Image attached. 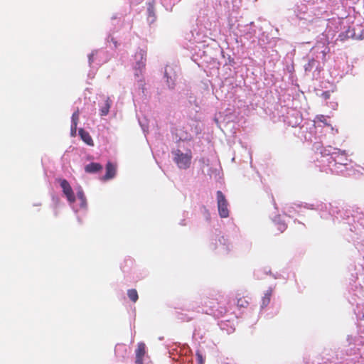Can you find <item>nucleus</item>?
<instances>
[{
    "label": "nucleus",
    "mask_w": 364,
    "mask_h": 364,
    "mask_svg": "<svg viewBox=\"0 0 364 364\" xmlns=\"http://www.w3.org/2000/svg\"><path fill=\"white\" fill-rule=\"evenodd\" d=\"M317 119L319 122L323 123L326 126H329L330 124H328L326 118L324 115H320L317 117Z\"/></svg>",
    "instance_id": "17"
},
{
    "label": "nucleus",
    "mask_w": 364,
    "mask_h": 364,
    "mask_svg": "<svg viewBox=\"0 0 364 364\" xmlns=\"http://www.w3.org/2000/svg\"><path fill=\"white\" fill-rule=\"evenodd\" d=\"M79 120V111L77 110L72 115V129H76L77 122Z\"/></svg>",
    "instance_id": "13"
},
{
    "label": "nucleus",
    "mask_w": 364,
    "mask_h": 364,
    "mask_svg": "<svg viewBox=\"0 0 364 364\" xmlns=\"http://www.w3.org/2000/svg\"><path fill=\"white\" fill-rule=\"evenodd\" d=\"M116 173V166L111 162L106 165V174L104 176L105 180H109L114 177Z\"/></svg>",
    "instance_id": "7"
},
{
    "label": "nucleus",
    "mask_w": 364,
    "mask_h": 364,
    "mask_svg": "<svg viewBox=\"0 0 364 364\" xmlns=\"http://www.w3.org/2000/svg\"><path fill=\"white\" fill-rule=\"evenodd\" d=\"M272 291L271 289L267 291L264 294V296L262 298V306H267L270 302L271 296H272Z\"/></svg>",
    "instance_id": "12"
},
{
    "label": "nucleus",
    "mask_w": 364,
    "mask_h": 364,
    "mask_svg": "<svg viewBox=\"0 0 364 364\" xmlns=\"http://www.w3.org/2000/svg\"><path fill=\"white\" fill-rule=\"evenodd\" d=\"M79 135L85 144H87L89 146L94 145L93 140L88 132L84 130L83 129H80L79 130Z\"/></svg>",
    "instance_id": "8"
},
{
    "label": "nucleus",
    "mask_w": 364,
    "mask_h": 364,
    "mask_svg": "<svg viewBox=\"0 0 364 364\" xmlns=\"http://www.w3.org/2000/svg\"><path fill=\"white\" fill-rule=\"evenodd\" d=\"M148 13L149 16H154V6L153 4L149 3L147 9Z\"/></svg>",
    "instance_id": "15"
},
{
    "label": "nucleus",
    "mask_w": 364,
    "mask_h": 364,
    "mask_svg": "<svg viewBox=\"0 0 364 364\" xmlns=\"http://www.w3.org/2000/svg\"><path fill=\"white\" fill-rule=\"evenodd\" d=\"M136 353V364H144L143 358L146 354V345L144 343H139L137 345V348L135 351Z\"/></svg>",
    "instance_id": "5"
},
{
    "label": "nucleus",
    "mask_w": 364,
    "mask_h": 364,
    "mask_svg": "<svg viewBox=\"0 0 364 364\" xmlns=\"http://www.w3.org/2000/svg\"><path fill=\"white\" fill-rule=\"evenodd\" d=\"M127 295H128V297L129 298V299L132 301V302H136L138 299H139V296H138V293H137V291L134 289H129L127 291Z\"/></svg>",
    "instance_id": "11"
},
{
    "label": "nucleus",
    "mask_w": 364,
    "mask_h": 364,
    "mask_svg": "<svg viewBox=\"0 0 364 364\" xmlns=\"http://www.w3.org/2000/svg\"><path fill=\"white\" fill-rule=\"evenodd\" d=\"M102 166L99 163L92 162L85 166V171L86 173H95L102 171Z\"/></svg>",
    "instance_id": "6"
},
{
    "label": "nucleus",
    "mask_w": 364,
    "mask_h": 364,
    "mask_svg": "<svg viewBox=\"0 0 364 364\" xmlns=\"http://www.w3.org/2000/svg\"><path fill=\"white\" fill-rule=\"evenodd\" d=\"M59 181L63 192L65 195L68 200L71 203H74L75 201V196L68 181L65 179H60Z\"/></svg>",
    "instance_id": "4"
},
{
    "label": "nucleus",
    "mask_w": 364,
    "mask_h": 364,
    "mask_svg": "<svg viewBox=\"0 0 364 364\" xmlns=\"http://www.w3.org/2000/svg\"><path fill=\"white\" fill-rule=\"evenodd\" d=\"M78 198L82 201V203H85V196L82 190L79 191L77 193Z\"/></svg>",
    "instance_id": "16"
},
{
    "label": "nucleus",
    "mask_w": 364,
    "mask_h": 364,
    "mask_svg": "<svg viewBox=\"0 0 364 364\" xmlns=\"http://www.w3.org/2000/svg\"><path fill=\"white\" fill-rule=\"evenodd\" d=\"M343 36H344L343 33H341V34L339 35V37L341 38V40L344 39Z\"/></svg>",
    "instance_id": "20"
},
{
    "label": "nucleus",
    "mask_w": 364,
    "mask_h": 364,
    "mask_svg": "<svg viewBox=\"0 0 364 364\" xmlns=\"http://www.w3.org/2000/svg\"><path fill=\"white\" fill-rule=\"evenodd\" d=\"M322 96H323L325 99H328V98H329V97H330V93H329V92H323L322 93Z\"/></svg>",
    "instance_id": "19"
},
{
    "label": "nucleus",
    "mask_w": 364,
    "mask_h": 364,
    "mask_svg": "<svg viewBox=\"0 0 364 364\" xmlns=\"http://www.w3.org/2000/svg\"><path fill=\"white\" fill-rule=\"evenodd\" d=\"M112 105V100L109 97H107L104 105L101 107L100 112L101 116H106L109 112Z\"/></svg>",
    "instance_id": "9"
},
{
    "label": "nucleus",
    "mask_w": 364,
    "mask_h": 364,
    "mask_svg": "<svg viewBox=\"0 0 364 364\" xmlns=\"http://www.w3.org/2000/svg\"><path fill=\"white\" fill-rule=\"evenodd\" d=\"M191 159L192 154L191 151L188 153L183 154L178 149L174 152V161L180 168L187 169L189 168Z\"/></svg>",
    "instance_id": "2"
},
{
    "label": "nucleus",
    "mask_w": 364,
    "mask_h": 364,
    "mask_svg": "<svg viewBox=\"0 0 364 364\" xmlns=\"http://www.w3.org/2000/svg\"><path fill=\"white\" fill-rule=\"evenodd\" d=\"M204 304L212 313L217 316H222L228 311L227 300L223 295L218 294L214 298H208Z\"/></svg>",
    "instance_id": "1"
},
{
    "label": "nucleus",
    "mask_w": 364,
    "mask_h": 364,
    "mask_svg": "<svg viewBox=\"0 0 364 364\" xmlns=\"http://www.w3.org/2000/svg\"><path fill=\"white\" fill-rule=\"evenodd\" d=\"M351 36L355 38H363L364 34L363 33H356L355 32H354L353 34L351 35Z\"/></svg>",
    "instance_id": "18"
},
{
    "label": "nucleus",
    "mask_w": 364,
    "mask_h": 364,
    "mask_svg": "<svg viewBox=\"0 0 364 364\" xmlns=\"http://www.w3.org/2000/svg\"><path fill=\"white\" fill-rule=\"evenodd\" d=\"M196 355L198 363V364H204L205 360H204L202 354L199 351H197Z\"/></svg>",
    "instance_id": "14"
},
{
    "label": "nucleus",
    "mask_w": 364,
    "mask_h": 364,
    "mask_svg": "<svg viewBox=\"0 0 364 364\" xmlns=\"http://www.w3.org/2000/svg\"><path fill=\"white\" fill-rule=\"evenodd\" d=\"M236 304L238 308H247L249 305V301L246 296H241L238 294Z\"/></svg>",
    "instance_id": "10"
},
{
    "label": "nucleus",
    "mask_w": 364,
    "mask_h": 364,
    "mask_svg": "<svg viewBox=\"0 0 364 364\" xmlns=\"http://www.w3.org/2000/svg\"><path fill=\"white\" fill-rule=\"evenodd\" d=\"M218 213L220 218H226L229 216L228 202L222 191L216 193Z\"/></svg>",
    "instance_id": "3"
}]
</instances>
